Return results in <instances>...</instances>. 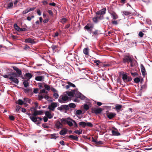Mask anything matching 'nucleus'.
<instances>
[{
	"mask_svg": "<svg viewBox=\"0 0 152 152\" xmlns=\"http://www.w3.org/2000/svg\"><path fill=\"white\" fill-rule=\"evenodd\" d=\"M9 75L10 76L9 79L12 82L18 84L19 83L18 80L16 77H18L17 75L15 72H11L9 73Z\"/></svg>",
	"mask_w": 152,
	"mask_h": 152,
	"instance_id": "f257e3e1",
	"label": "nucleus"
},
{
	"mask_svg": "<svg viewBox=\"0 0 152 152\" xmlns=\"http://www.w3.org/2000/svg\"><path fill=\"white\" fill-rule=\"evenodd\" d=\"M12 67L16 71V73L17 75V77H20L22 79H24V77L22 75V72L21 69H19L15 66H12Z\"/></svg>",
	"mask_w": 152,
	"mask_h": 152,
	"instance_id": "f03ea898",
	"label": "nucleus"
},
{
	"mask_svg": "<svg viewBox=\"0 0 152 152\" xmlns=\"http://www.w3.org/2000/svg\"><path fill=\"white\" fill-rule=\"evenodd\" d=\"M74 96L75 97L83 100L85 99V97L77 91V89H75Z\"/></svg>",
	"mask_w": 152,
	"mask_h": 152,
	"instance_id": "7ed1b4c3",
	"label": "nucleus"
},
{
	"mask_svg": "<svg viewBox=\"0 0 152 152\" xmlns=\"http://www.w3.org/2000/svg\"><path fill=\"white\" fill-rule=\"evenodd\" d=\"M122 80L125 83L130 82L132 79L131 76H128L126 74H122Z\"/></svg>",
	"mask_w": 152,
	"mask_h": 152,
	"instance_id": "20e7f679",
	"label": "nucleus"
},
{
	"mask_svg": "<svg viewBox=\"0 0 152 152\" xmlns=\"http://www.w3.org/2000/svg\"><path fill=\"white\" fill-rule=\"evenodd\" d=\"M132 60L133 59L131 57L125 56L123 58V61L124 63H127L129 64L130 62H132Z\"/></svg>",
	"mask_w": 152,
	"mask_h": 152,
	"instance_id": "39448f33",
	"label": "nucleus"
},
{
	"mask_svg": "<svg viewBox=\"0 0 152 152\" xmlns=\"http://www.w3.org/2000/svg\"><path fill=\"white\" fill-rule=\"evenodd\" d=\"M57 109L60 111L65 110V113H66L67 111L69 110V106L68 105H62L60 107H58Z\"/></svg>",
	"mask_w": 152,
	"mask_h": 152,
	"instance_id": "423d86ee",
	"label": "nucleus"
},
{
	"mask_svg": "<svg viewBox=\"0 0 152 152\" xmlns=\"http://www.w3.org/2000/svg\"><path fill=\"white\" fill-rule=\"evenodd\" d=\"M58 106L57 103L56 102H52L51 104L49 105L48 109L50 111H53L55 108Z\"/></svg>",
	"mask_w": 152,
	"mask_h": 152,
	"instance_id": "0eeeda50",
	"label": "nucleus"
},
{
	"mask_svg": "<svg viewBox=\"0 0 152 152\" xmlns=\"http://www.w3.org/2000/svg\"><path fill=\"white\" fill-rule=\"evenodd\" d=\"M102 111V110L101 108H94L92 109L91 111L93 113L97 114L101 113Z\"/></svg>",
	"mask_w": 152,
	"mask_h": 152,
	"instance_id": "6e6552de",
	"label": "nucleus"
},
{
	"mask_svg": "<svg viewBox=\"0 0 152 152\" xmlns=\"http://www.w3.org/2000/svg\"><path fill=\"white\" fill-rule=\"evenodd\" d=\"M106 9V8H104L99 11L96 12V15H104L105 14Z\"/></svg>",
	"mask_w": 152,
	"mask_h": 152,
	"instance_id": "1a4fd4ad",
	"label": "nucleus"
},
{
	"mask_svg": "<svg viewBox=\"0 0 152 152\" xmlns=\"http://www.w3.org/2000/svg\"><path fill=\"white\" fill-rule=\"evenodd\" d=\"M13 6V2L12 1L8 2L4 5V7L7 9H11L12 8Z\"/></svg>",
	"mask_w": 152,
	"mask_h": 152,
	"instance_id": "9d476101",
	"label": "nucleus"
},
{
	"mask_svg": "<svg viewBox=\"0 0 152 152\" xmlns=\"http://www.w3.org/2000/svg\"><path fill=\"white\" fill-rule=\"evenodd\" d=\"M14 26L15 29L18 31H25L26 30V29L25 28H20L17 25V24H15Z\"/></svg>",
	"mask_w": 152,
	"mask_h": 152,
	"instance_id": "9b49d317",
	"label": "nucleus"
},
{
	"mask_svg": "<svg viewBox=\"0 0 152 152\" xmlns=\"http://www.w3.org/2000/svg\"><path fill=\"white\" fill-rule=\"evenodd\" d=\"M68 138L70 140H75L78 141V137L77 135L75 136L73 135H70L68 136Z\"/></svg>",
	"mask_w": 152,
	"mask_h": 152,
	"instance_id": "f8f14e48",
	"label": "nucleus"
},
{
	"mask_svg": "<svg viewBox=\"0 0 152 152\" xmlns=\"http://www.w3.org/2000/svg\"><path fill=\"white\" fill-rule=\"evenodd\" d=\"M24 42L25 43H28L31 44H33L35 43V42L34 40L31 38H28L25 39Z\"/></svg>",
	"mask_w": 152,
	"mask_h": 152,
	"instance_id": "ddd939ff",
	"label": "nucleus"
},
{
	"mask_svg": "<svg viewBox=\"0 0 152 152\" xmlns=\"http://www.w3.org/2000/svg\"><path fill=\"white\" fill-rule=\"evenodd\" d=\"M69 98V97L67 96H63L62 97V99H58V101L59 102L61 103H63L64 102L63 101H66L67 100H68Z\"/></svg>",
	"mask_w": 152,
	"mask_h": 152,
	"instance_id": "4468645a",
	"label": "nucleus"
},
{
	"mask_svg": "<svg viewBox=\"0 0 152 152\" xmlns=\"http://www.w3.org/2000/svg\"><path fill=\"white\" fill-rule=\"evenodd\" d=\"M116 114L112 113H108L107 114V117L110 119H112L114 118Z\"/></svg>",
	"mask_w": 152,
	"mask_h": 152,
	"instance_id": "2eb2a0df",
	"label": "nucleus"
},
{
	"mask_svg": "<svg viewBox=\"0 0 152 152\" xmlns=\"http://www.w3.org/2000/svg\"><path fill=\"white\" fill-rule=\"evenodd\" d=\"M33 76V75L31 73H27L25 74V78H24V79H26L27 80H29L30 79H31Z\"/></svg>",
	"mask_w": 152,
	"mask_h": 152,
	"instance_id": "dca6fc26",
	"label": "nucleus"
},
{
	"mask_svg": "<svg viewBox=\"0 0 152 152\" xmlns=\"http://www.w3.org/2000/svg\"><path fill=\"white\" fill-rule=\"evenodd\" d=\"M43 113V112L41 110L35 111L34 113L32 114V115L34 116H36L38 115H41Z\"/></svg>",
	"mask_w": 152,
	"mask_h": 152,
	"instance_id": "f3484780",
	"label": "nucleus"
},
{
	"mask_svg": "<svg viewBox=\"0 0 152 152\" xmlns=\"http://www.w3.org/2000/svg\"><path fill=\"white\" fill-rule=\"evenodd\" d=\"M44 79V76L42 75H38L36 77L35 80L38 81H41Z\"/></svg>",
	"mask_w": 152,
	"mask_h": 152,
	"instance_id": "a211bd4d",
	"label": "nucleus"
},
{
	"mask_svg": "<svg viewBox=\"0 0 152 152\" xmlns=\"http://www.w3.org/2000/svg\"><path fill=\"white\" fill-rule=\"evenodd\" d=\"M94 27L93 24L91 23L87 24L84 27V28L87 30L90 29L91 28H92Z\"/></svg>",
	"mask_w": 152,
	"mask_h": 152,
	"instance_id": "6ab92c4d",
	"label": "nucleus"
},
{
	"mask_svg": "<svg viewBox=\"0 0 152 152\" xmlns=\"http://www.w3.org/2000/svg\"><path fill=\"white\" fill-rule=\"evenodd\" d=\"M141 71L143 76L146 75L145 69V68L142 64H141L140 65Z\"/></svg>",
	"mask_w": 152,
	"mask_h": 152,
	"instance_id": "aec40b11",
	"label": "nucleus"
},
{
	"mask_svg": "<svg viewBox=\"0 0 152 152\" xmlns=\"http://www.w3.org/2000/svg\"><path fill=\"white\" fill-rule=\"evenodd\" d=\"M45 115L49 119L51 118L53 116L51 115V113L48 111H46L45 113Z\"/></svg>",
	"mask_w": 152,
	"mask_h": 152,
	"instance_id": "412c9836",
	"label": "nucleus"
},
{
	"mask_svg": "<svg viewBox=\"0 0 152 152\" xmlns=\"http://www.w3.org/2000/svg\"><path fill=\"white\" fill-rule=\"evenodd\" d=\"M16 103L20 105H22L23 104H26V103L20 99H19L18 101H16Z\"/></svg>",
	"mask_w": 152,
	"mask_h": 152,
	"instance_id": "4be33fe9",
	"label": "nucleus"
},
{
	"mask_svg": "<svg viewBox=\"0 0 152 152\" xmlns=\"http://www.w3.org/2000/svg\"><path fill=\"white\" fill-rule=\"evenodd\" d=\"M70 119V118H62L61 120V121L63 124H67V122L68 121L67 120Z\"/></svg>",
	"mask_w": 152,
	"mask_h": 152,
	"instance_id": "5701e85b",
	"label": "nucleus"
},
{
	"mask_svg": "<svg viewBox=\"0 0 152 152\" xmlns=\"http://www.w3.org/2000/svg\"><path fill=\"white\" fill-rule=\"evenodd\" d=\"M122 107L121 105L117 104L115 106V109L117 111H119Z\"/></svg>",
	"mask_w": 152,
	"mask_h": 152,
	"instance_id": "b1692460",
	"label": "nucleus"
},
{
	"mask_svg": "<svg viewBox=\"0 0 152 152\" xmlns=\"http://www.w3.org/2000/svg\"><path fill=\"white\" fill-rule=\"evenodd\" d=\"M75 89L70 92L68 91L67 92V95L70 96H74Z\"/></svg>",
	"mask_w": 152,
	"mask_h": 152,
	"instance_id": "393cba45",
	"label": "nucleus"
},
{
	"mask_svg": "<svg viewBox=\"0 0 152 152\" xmlns=\"http://www.w3.org/2000/svg\"><path fill=\"white\" fill-rule=\"evenodd\" d=\"M28 81L29 80H24L23 82V84L24 85V87L26 88L29 86V83L28 82Z\"/></svg>",
	"mask_w": 152,
	"mask_h": 152,
	"instance_id": "a878e982",
	"label": "nucleus"
},
{
	"mask_svg": "<svg viewBox=\"0 0 152 152\" xmlns=\"http://www.w3.org/2000/svg\"><path fill=\"white\" fill-rule=\"evenodd\" d=\"M67 132V131L66 130L63 129L61 130L59 132V134L62 135H65Z\"/></svg>",
	"mask_w": 152,
	"mask_h": 152,
	"instance_id": "bb28decb",
	"label": "nucleus"
},
{
	"mask_svg": "<svg viewBox=\"0 0 152 152\" xmlns=\"http://www.w3.org/2000/svg\"><path fill=\"white\" fill-rule=\"evenodd\" d=\"M82 130L80 129L79 130H75L73 132V133H72L73 134H74V133H76V134H77L78 135H80L82 134Z\"/></svg>",
	"mask_w": 152,
	"mask_h": 152,
	"instance_id": "cd10ccee",
	"label": "nucleus"
},
{
	"mask_svg": "<svg viewBox=\"0 0 152 152\" xmlns=\"http://www.w3.org/2000/svg\"><path fill=\"white\" fill-rule=\"evenodd\" d=\"M35 116H33L32 117H30L31 120L34 123H36L37 121V118Z\"/></svg>",
	"mask_w": 152,
	"mask_h": 152,
	"instance_id": "c85d7f7f",
	"label": "nucleus"
},
{
	"mask_svg": "<svg viewBox=\"0 0 152 152\" xmlns=\"http://www.w3.org/2000/svg\"><path fill=\"white\" fill-rule=\"evenodd\" d=\"M111 15L113 17V18L114 20L118 18V15L115 13H112L111 14Z\"/></svg>",
	"mask_w": 152,
	"mask_h": 152,
	"instance_id": "c756f323",
	"label": "nucleus"
},
{
	"mask_svg": "<svg viewBox=\"0 0 152 152\" xmlns=\"http://www.w3.org/2000/svg\"><path fill=\"white\" fill-rule=\"evenodd\" d=\"M56 134H53L50 135V136L51 137V138L56 139L58 137V136H56Z\"/></svg>",
	"mask_w": 152,
	"mask_h": 152,
	"instance_id": "7c9ffc66",
	"label": "nucleus"
},
{
	"mask_svg": "<svg viewBox=\"0 0 152 152\" xmlns=\"http://www.w3.org/2000/svg\"><path fill=\"white\" fill-rule=\"evenodd\" d=\"M56 126L58 128H61L62 126V125L60 121H58L57 123Z\"/></svg>",
	"mask_w": 152,
	"mask_h": 152,
	"instance_id": "2f4dec72",
	"label": "nucleus"
},
{
	"mask_svg": "<svg viewBox=\"0 0 152 152\" xmlns=\"http://www.w3.org/2000/svg\"><path fill=\"white\" fill-rule=\"evenodd\" d=\"M69 107L72 108H75L76 107V105L74 103H70L68 105Z\"/></svg>",
	"mask_w": 152,
	"mask_h": 152,
	"instance_id": "473e14b6",
	"label": "nucleus"
},
{
	"mask_svg": "<svg viewBox=\"0 0 152 152\" xmlns=\"http://www.w3.org/2000/svg\"><path fill=\"white\" fill-rule=\"evenodd\" d=\"M79 125L84 128L86 126V123L84 121H81L79 123Z\"/></svg>",
	"mask_w": 152,
	"mask_h": 152,
	"instance_id": "72a5a7b5",
	"label": "nucleus"
},
{
	"mask_svg": "<svg viewBox=\"0 0 152 152\" xmlns=\"http://www.w3.org/2000/svg\"><path fill=\"white\" fill-rule=\"evenodd\" d=\"M83 52L85 54L88 55V49L87 48H85L83 50Z\"/></svg>",
	"mask_w": 152,
	"mask_h": 152,
	"instance_id": "f704fd0d",
	"label": "nucleus"
},
{
	"mask_svg": "<svg viewBox=\"0 0 152 152\" xmlns=\"http://www.w3.org/2000/svg\"><path fill=\"white\" fill-rule=\"evenodd\" d=\"M112 133L114 135H119L120 134L119 133L114 130L112 131Z\"/></svg>",
	"mask_w": 152,
	"mask_h": 152,
	"instance_id": "c9c22d12",
	"label": "nucleus"
},
{
	"mask_svg": "<svg viewBox=\"0 0 152 152\" xmlns=\"http://www.w3.org/2000/svg\"><path fill=\"white\" fill-rule=\"evenodd\" d=\"M67 83L68 85H69V86H70V87H72L73 88L76 87L75 86L74 84L71 83L70 82H67Z\"/></svg>",
	"mask_w": 152,
	"mask_h": 152,
	"instance_id": "e433bc0d",
	"label": "nucleus"
},
{
	"mask_svg": "<svg viewBox=\"0 0 152 152\" xmlns=\"http://www.w3.org/2000/svg\"><path fill=\"white\" fill-rule=\"evenodd\" d=\"M86 126L92 127L93 126V125L91 122H87L86 123Z\"/></svg>",
	"mask_w": 152,
	"mask_h": 152,
	"instance_id": "4c0bfd02",
	"label": "nucleus"
},
{
	"mask_svg": "<svg viewBox=\"0 0 152 152\" xmlns=\"http://www.w3.org/2000/svg\"><path fill=\"white\" fill-rule=\"evenodd\" d=\"M134 81L136 83H138L140 81V79L138 77L135 78L134 79Z\"/></svg>",
	"mask_w": 152,
	"mask_h": 152,
	"instance_id": "58836bf2",
	"label": "nucleus"
},
{
	"mask_svg": "<svg viewBox=\"0 0 152 152\" xmlns=\"http://www.w3.org/2000/svg\"><path fill=\"white\" fill-rule=\"evenodd\" d=\"M123 13L126 15H128L131 14V13L128 11H124L123 12Z\"/></svg>",
	"mask_w": 152,
	"mask_h": 152,
	"instance_id": "ea45409f",
	"label": "nucleus"
},
{
	"mask_svg": "<svg viewBox=\"0 0 152 152\" xmlns=\"http://www.w3.org/2000/svg\"><path fill=\"white\" fill-rule=\"evenodd\" d=\"M92 20L95 23H97L98 22V19L96 16L95 17L93 18Z\"/></svg>",
	"mask_w": 152,
	"mask_h": 152,
	"instance_id": "a19ab883",
	"label": "nucleus"
},
{
	"mask_svg": "<svg viewBox=\"0 0 152 152\" xmlns=\"http://www.w3.org/2000/svg\"><path fill=\"white\" fill-rule=\"evenodd\" d=\"M82 113V111L81 110H77L76 111V115H80Z\"/></svg>",
	"mask_w": 152,
	"mask_h": 152,
	"instance_id": "79ce46f5",
	"label": "nucleus"
},
{
	"mask_svg": "<svg viewBox=\"0 0 152 152\" xmlns=\"http://www.w3.org/2000/svg\"><path fill=\"white\" fill-rule=\"evenodd\" d=\"M44 87L45 89L49 91L50 90V87L47 84L45 85Z\"/></svg>",
	"mask_w": 152,
	"mask_h": 152,
	"instance_id": "37998d69",
	"label": "nucleus"
},
{
	"mask_svg": "<svg viewBox=\"0 0 152 152\" xmlns=\"http://www.w3.org/2000/svg\"><path fill=\"white\" fill-rule=\"evenodd\" d=\"M53 96L55 99H57L58 98L59 95L57 92H55L54 93Z\"/></svg>",
	"mask_w": 152,
	"mask_h": 152,
	"instance_id": "c03bdc74",
	"label": "nucleus"
},
{
	"mask_svg": "<svg viewBox=\"0 0 152 152\" xmlns=\"http://www.w3.org/2000/svg\"><path fill=\"white\" fill-rule=\"evenodd\" d=\"M24 102H28L30 103L31 102V100L27 98H24Z\"/></svg>",
	"mask_w": 152,
	"mask_h": 152,
	"instance_id": "a18cd8bd",
	"label": "nucleus"
},
{
	"mask_svg": "<svg viewBox=\"0 0 152 152\" xmlns=\"http://www.w3.org/2000/svg\"><path fill=\"white\" fill-rule=\"evenodd\" d=\"M103 142L101 141H97L96 142V144L97 145H102L103 144Z\"/></svg>",
	"mask_w": 152,
	"mask_h": 152,
	"instance_id": "49530a36",
	"label": "nucleus"
},
{
	"mask_svg": "<svg viewBox=\"0 0 152 152\" xmlns=\"http://www.w3.org/2000/svg\"><path fill=\"white\" fill-rule=\"evenodd\" d=\"M34 17V15H33L31 16V17L28 16L27 18V20L28 21H30L32 18H33Z\"/></svg>",
	"mask_w": 152,
	"mask_h": 152,
	"instance_id": "de8ad7c7",
	"label": "nucleus"
},
{
	"mask_svg": "<svg viewBox=\"0 0 152 152\" xmlns=\"http://www.w3.org/2000/svg\"><path fill=\"white\" fill-rule=\"evenodd\" d=\"M67 124H68L70 126H72L73 125V124L72 122L70 121H68Z\"/></svg>",
	"mask_w": 152,
	"mask_h": 152,
	"instance_id": "09e8293b",
	"label": "nucleus"
},
{
	"mask_svg": "<svg viewBox=\"0 0 152 152\" xmlns=\"http://www.w3.org/2000/svg\"><path fill=\"white\" fill-rule=\"evenodd\" d=\"M28 8H27L26 9L24 10L22 12V14H26L28 12H29V11H28Z\"/></svg>",
	"mask_w": 152,
	"mask_h": 152,
	"instance_id": "8fccbe9b",
	"label": "nucleus"
},
{
	"mask_svg": "<svg viewBox=\"0 0 152 152\" xmlns=\"http://www.w3.org/2000/svg\"><path fill=\"white\" fill-rule=\"evenodd\" d=\"M84 108L86 110H88L89 109L88 105L86 104H85L84 106Z\"/></svg>",
	"mask_w": 152,
	"mask_h": 152,
	"instance_id": "3c124183",
	"label": "nucleus"
},
{
	"mask_svg": "<svg viewBox=\"0 0 152 152\" xmlns=\"http://www.w3.org/2000/svg\"><path fill=\"white\" fill-rule=\"evenodd\" d=\"M10 72L8 73V75H3L2 76L5 78H8L9 79L10 76L9 75V73Z\"/></svg>",
	"mask_w": 152,
	"mask_h": 152,
	"instance_id": "603ef678",
	"label": "nucleus"
},
{
	"mask_svg": "<svg viewBox=\"0 0 152 152\" xmlns=\"http://www.w3.org/2000/svg\"><path fill=\"white\" fill-rule=\"evenodd\" d=\"M131 75L132 76H133L134 77L136 76H137L138 75V73L136 72L134 73L131 72Z\"/></svg>",
	"mask_w": 152,
	"mask_h": 152,
	"instance_id": "864d4df0",
	"label": "nucleus"
},
{
	"mask_svg": "<svg viewBox=\"0 0 152 152\" xmlns=\"http://www.w3.org/2000/svg\"><path fill=\"white\" fill-rule=\"evenodd\" d=\"M40 93H45V94H47L48 93V91H45L44 89H43L42 90H40Z\"/></svg>",
	"mask_w": 152,
	"mask_h": 152,
	"instance_id": "5fc2aeb1",
	"label": "nucleus"
},
{
	"mask_svg": "<svg viewBox=\"0 0 152 152\" xmlns=\"http://www.w3.org/2000/svg\"><path fill=\"white\" fill-rule=\"evenodd\" d=\"M138 35L140 37H143L144 34L142 31H140L139 32Z\"/></svg>",
	"mask_w": 152,
	"mask_h": 152,
	"instance_id": "6e6d98bb",
	"label": "nucleus"
},
{
	"mask_svg": "<svg viewBox=\"0 0 152 152\" xmlns=\"http://www.w3.org/2000/svg\"><path fill=\"white\" fill-rule=\"evenodd\" d=\"M66 21H67L66 19L64 18H63L61 19V22L62 23H65Z\"/></svg>",
	"mask_w": 152,
	"mask_h": 152,
	"instance_id": "4d7b16f0",
	"label": "nucleus"
},
{
	"mask_svg": "<svg viewBox=\"0 0 152 152\" xmlns=\"http://www.w3.org/2000/svg\"><path fill=\"white\" fill-rule=\"evenodd\" d=\"M46 124H42V126L45 128H48L49 126H48L46 125Z\"/></svg>",
	"mask_w": 152,
	"mask_h": 152,
	"instance_id": "13d9d810",
	"label": "nucleus"
},
{
	"mask_svg": "<svg viewBox=\"0 0 152 152\" xmlns=\"http://www.w3.org/2000/svg\"><path fill=\"white\" fill-rule=\"evenodd\" d=\"M9 119L12 121H14L15 119V117L12 115H10L9 116Z\"/></svg>",
	"mask_w": 152,
	"mask_h": 152,
	"instance_id": "bf43d9fd",
	"label": "nucleus"
},
{
	"mask_svg": "<svg viewBox=\"0 0 152 152\" xmlns=\"http://www.w3.org/2000/svg\"><path fill=\"white\" fill-rule=\"evenodd\" d=\"M57 48V46L56 45H53L51 46V48L53 49V50H54Z\"/></svg>",
	"mask_w": 152,
	"mask_h": 152,
	"instance_id": "052dcab7",
	"label": "nucleus"
},
{
	"mask_svg": "<svg viewBox=\"0 0 152 152\" xmlns=\"http://www.w3.org/2000/svg\"><path fill=\"white\" fill-rule=\"evenodd\" d=\"M21 108L20 106L19 105H17L16 106V110L17 111H18Z\"/></svg>",
	"mask_w": 152,
	"mask_h": 152,
	"instance_id": "680f3d73",
	"label": "nucleus"
},
{
	"mask_svg": "<svg viewBox=\"0 0 152 152\" xmlns=\"http://www.w3.org/2000/svg\"><path fill=\"white\" fill-rule=\"evenodd\" d=\"M112 24L117 25L118 23L117 21H113L111 23Z\"/></svg>",
	"mask_w": 152,
	"mask_h": 152,
	"instance_id": "e2e57ef3",
	"label": "nucleus"
},
{
	"mask_svg": "<svg viewBox=\"0 0 152 152\" xmlns=\"http://www.w3.org/2000/svg\"><path fill=\"white\" fill-rule=\"evenodd\" d=\"M38 89L37 88H34V92L35 94H37L38 92Z\"/></svg>",
	"mask_w": 152,
	"mask_h": 152,
	"instance_id": "0e129e2a",
	"label": "nucleus"
},
{
	"mask_svg": "<svg viewBox=\"0 0 152 152\" xmlns=\"http://www.w3.org/2000/svg\"><path fill=\"white\" fill-rule=\"evenodd\" d=\"M48 118L46 116H44L43 118V119L44 120V122H46L48 120Z\"/></svg>",
	"mask_w": 152,
	"mask_h": 152,
	"instance_id": "69168bd1",
	"label": "nucleus"
},
{
	"mask_svg": "<svg viewBox=\"0 0 152 152\" xmlns=\"http://www.w3.org/2000/svg\"><path fill=\"white\" fill-rule=\"evenodd\" d=\"M72 120L74 124V127H78V125L75 122V121L74 120Z\"/></svg>",
	"mask_w": 152,
	"mask_h": 152,
	"instance_id": "338daca9",
	"label": "nucleus"
},
{
	"mask_svg": "<svg viewBox=\"0 0 152 152\" xmlns=\"http://www.w3.org/2000/svg\"><path fill=\"white\" fill-rule=\"evenodd\" d=\"M25 50H27L28 49H29L30 48V47L29 46H28V45H26L23 48Z\"/></svg>",
	"mask_w": 152,
	"mask_h": 152,
	"instance_id": "774afa93",
	"label": "nucleus"
}]
</instances>
